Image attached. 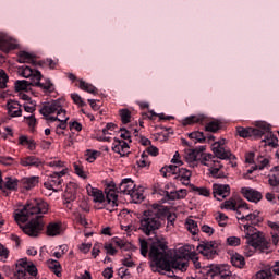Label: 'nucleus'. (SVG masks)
Masks as SVG:
<instances>
[{
  "mask_svg": "<svg viewBox=\"0 0 279 279\" xmlns=\"http://www.w3.org/2000/svg\"><path fill=\"white\" fill-rule=\"evenodd\" d=\"M173 167H182L184 162H182V157H180V153L175 151L173 158L171 159Z\"/></svg>",
  "mask_w": 279,
  "mask_h": 279,
  "instance_id": "57",
  "label": "nucleus"
},
{
  "mask_svg": "<svg viewBox=\"0 0 279 279\" xmlns=\"http://www.w3.org/2000/svg\"><path fill=\"white\" fill-rule=\"evenodd\" d=\"M26 274H29V276H38V268L33 263H29L28 266H26Z\"/></svg>",
  "mask_w": 279,
  "mask_h": 279,
  "instance_id": "60",
  "label": "nucleus"
},
{
  "mask_svg": "<svg viewBox=\"0 0 279 279\" xmlns=\"http://www.w3.org/2000/svg\"><path fill=\"white\" fill-rule=\"evenodd\" d=\"M34 53H29L27 51H20L17 53V62L20 64H34Z\"/></svg>",
  "mask_w": 279,
  "mask_h": 279,
  "instance_id": "26",
  "label": "nucleus"
},
{
  "mask_svg": "<svg viewBox=\"0 0 279 279\" xmlns=\"http://www.w3.org/2000/svg\"><path fill=\"white\" fill-rule=\"evenodd\" d=\"M202 153L197 149H192L185 155V160L190 167H197V162H199V157Z\"/></svg>",
  "mask_w": 279,
  "mask_h": 279,
  "instance_id": "24",
  "label": "nucleus"
},
{
  "mask_svg": "<svg viewBox=\"0 0 279 279\" xmlns=\"http://www.w3.org/2000/svg\"><path fill=\"white\" fill-rule=\"evenodd\" d=\"M186 228L191 234L195 235L197 232H199V227L197 226V222L193 219L186 220Z\"/></svg>",
  "mask_w": 279,
  "mask_h": 279,
  "instance_id": "41",
  "label": "nucleus"
},
{
  "mask_svg": "<svg viewBox=\"0 0 279 279\" xmlns=\"http://www.w3.org/2000/svg\"><path fill=\"white\" fill-rule=\"evenodd\" d=\"M268 227L271 228L270 234L274 245L279 243V222L268 221Z\"/></svg>",
  "mask_w": 279,
  "mask_h": 279,
  "instance_id": "28",
  "label": "nucleus"
},
{
  "mask_svg": "<svg viewBox=\"0 0 279 279\" xmlns=\"http://www.w3.org/2000/svg\"><path fill=\"white\" fill-rule=\"evenodd\" d=\"M198 160L201 165H203L204 167H208V169H210V167L215 166L219 161V159H217V157L210 153L201 154Z\"/></svg>",
  "mask_w": 279,
  "mask_h": 279,
  "instance_id": "23",
  "label": "nucleus"
},
{
  "mask_svg": "<svg viewBox=\"0 0 279 279\" xmlns=\"http://www.w3.org/2000/svg\"><path fill=\"white\" fill-rule=\"evenodd\" d=\"M58 121H60V123L57 125V129L66 130V121H69V117H66V114H61L59 116Z\"/></svg>",
  "mask_w": 279,
  "mask_h": 279,
  "instance_id": "56",
  "label": "nucleus"
},
{
  "mask_svg": "<svg viewBox=\"0 0 279 279\" xmlns=\"http://www.w3.org/2000/svg\"><path fill=\"white\" fill-rule=\"evenodd\" d=\"M173 165L166 166L160 169V173L163 175V178H169V175H173Z\"/></svg>",
  "mask_w": 279,
  "mask_h": 279,
  "instance_id": "50",
  "label": "nucleus"
},
{
  "mask_svg": "<svg viewBox=\"0 0 279 279\" xmlns=\"http://www.w3.org/2000/svg\"><path fill=\"white\" fill-rule=\"evenodd\" d=\"M0 165L3 167H12V165H14V158L10 156H0Z\"/></svg>",
  "mask_w": 279,
  "mask_h": 279,
  "instance_id": "49",
  "label": "nucleus"
},
{
  "mask_svg": "<svg viewBox=\"0 0 279 279\" xmlns=\"http://www.w3.org/2000/svg\"><path fill=\"white\" fill-rule=\"evenodd\" d=\"M221 161H216V163L210 167L208 170H209V173L213 175V178H221V173H219V171L221 170Z\"/></svg>",
  "mask_w": 279,
  "mask_h": 279,
  "instance_id": "43",
  "label": "nucleus"
},
{
  "mask_svg": "<svg viewBox=\"0 0 279 279\" xmlns=\"http://www.w3.org/2000/svg\"><path fill=\"white\" fill-rule=\"evenodd\" d=\"M15 278L17 279H26L27 270L25 267H17L14 274Z\"/></svg>",
  "mask_w": 279,
  "mask_h": 279,
  "instance_id": "53",
  "label": "nucleus"
},
{
  "mask_svg": "<svg viewBox=\"0 0 279 279\" xmlns=\"http://www.w3.org/2000/svg\"><path fill=\"white\" fill-rule=\"evenodd\" d=\"M112 151L119 154L120 156H125L126 154H130V145L123 140L114 138Z\"/></svg>",
  "mask_w": 279,
  "mask_h": 279,
  "instance_id": "17",
  "label": "nucleus"
},
{
  "mask_svg": "<svg viewBox=\"0 0 279 279\" xmlns=\"http://www.w3.org/2000/svg\"><path fill=\"white\" fill-rule=\"evenodd\" d=\"M65 173H68V169L63 168L59 172H52L51 174H49L47 181L44 183L45 189L58 193V191L62 189V183L64 182L62 178H64Z\"/></svg>",
  "mask_w": 279,
  "mask_h": 279,
  "instance_id": "8",
  "label": "nucleus"
},
{
  "mask_svg": "<svg viewBox=\"0 0 279 279\" xmlns=\"http://www.w3.org/2000/svg\"><path fill=\"white\" fill-rule=\"evenodd\" d=\"M24 119L31 128H36V117L34 114L24 116Z\"/></svg>",
  "mask_w": 279,
  "mask_h": 279,
  "instance_id": "61",
  "label": "nucleus"
},
{
  "mask_svg": "<svg viewBox=\"0 0 279 279\" xmlns=\"http://www.w3.org/2000/svg\"><path fill=\"white\" fill-rule=\"evenodd\" d=\"M221 208L225 210H233L235 211L238 208H245V210H250V206L247 203H236V199L229 198L228 201H225L221 205Z\"/></svg>",
  "mask_w": 279,
  "mask_h": 279,
  "instance_id": "20",
  "label": "nucleus"
},
{
  "mask_svg": "<svg viewBox=\"0 0 279 279\" xmlns=\"http://www.w3.org/2000/svg\"><path fill=\"white\" fill-rule=\"evenodd\" d=\"M211 151L217 160H230L232 167H236V156L226 146V138H220L211 144Z\"/></svg>",
  "mask_w": 279,
  "mask_h": 279,
  "instance_id": "7",
  "label": "nucleus"
},
{
  "mask_svg": "<svg viewBox=\"0 0 279 279\" xmlns=\"http://www.w3.org/2000/svg\"><path fill=\"white\" fill-rule=\"evenodd\" d=\"M140 246H141V254L146 258L147 254L149 256V243H147V240H140Z\"/></svg>",
  "mask_w": 279,
  "mask_h": 279,
  "instance_id": "48",
  "label": "nucleus"
},
{
  "mask_svg": "<svg viewBox=\"0 0 279 279\" xmlns=\"http://www.w3.org/2000/svg\"><path fill=\"white\" fill-rule=\"evenodd\" d=\"M12 49H16V45L12 43V38L5 33H0V51L8 53L9 51H12Z\"/></svg>",
  "mask_w": 279,
  "mask_h": 279,
  "instance_id": "18",
  "label": "nucleus"
},
{
  "mask_svg": "<svg viewBox=\"0 0 279 279\" xmlns=\"http://www.w3.org/2000/svg\"><path fill=\"white\" fill-rule=\"evenodd\" d=\"M172 175H174V180H178L181 184H184V186H189L191 184L192 173L189 169L174 166Z\"/></svg>",
  "mask_w": 279,
  "mask_h": 279,
  "instance_id": "11",
  "label": "nucleus"
},
{
  "mask_svg": "<svg viewBox=\"0 0 279 279\" xmlns=\"http://www.w3.org/2000/svg\"><path fill=\"white\" fill-rule=\"evenodd\" d=\"M149 258V265L153 271L156 268L162 269L163 271H170L171 269L186 271L189 269V259L178 255L172 257L165 243L160 240L150 244Z\"/></svg>",
  "mask_w": 279,
  "mask_h": 279,
  "instance_id": "2",
  "label": "nucleus"
},
{
  "mask_svg": "<svg viewBox=\"0 0 279 279\" xmlns=\"http://www.w3.org/2000/svg\"><path fill=\"white\" fill-rule=\"evenodd\" d=\"M236 134L241 138H251V128L236 126Z\"/></svg>",
  "mask_w": 279,
  "mask_h": 279,
  "instance_id": "45",
  "label": "nucleus"
},
{
  "mask_svg": "<svg viewBox=\"0 0 279 279\" xmlns=\"http://www.w3.org/2000/svg\"><path fill=\"white\" fill-rule=\"evenodd\" d=\"M74 170L78 178H82L83 180H86V178H88V175L84 172V168H82L80 165L74 163Z\"/></svg>",
  "mask_w": 279,
  "mask_h": 279,
  "instance_id": "59",
  "label": "nucleus"
},
{
  "mask_svg": "<svg viewBox=\"0 0 279 279\" xmlns=\"http://www.w3.org/2000/svg\"><path fill=\"white\" fill-rule=\"evenodd\" d=\"M38 182H40L39 177H26L21 180L22 189H25V191H32V189H35V186H38Z\"/></svg>",
  "mask_w": 279,
  "mask_h": 279,
  "instance_id": "22",
  "label": "nucleus"
},
{
  "mask_svg": "<svg viewBox=\"0 0 279 279\" xmlns=\"http://www.w3.org/2000/svg\"><path fill=\"white\" fill-rule=\"evenodd\" d=\"M255 125L256 128H251V138H260L270 130L269 124L265 121H257Z\"/></svg>",
  "mask_w": 279,
  "mask_h": 279,
  "instance_id": "16",
  "label": "nucleus"
},
{
  "mask_svg": "<svg viewBox=\"0 0 279 279\" xmlns=\"http://www.w3.org/2000/svg\"><path fill=\"white\" fill-rule=\"evenodd\" d=\"M213 195L218 202L226 199L230 195V185L228 184H214Z\"/></svg>",
  "mask_w": 279,
  "mask_h": 279,
  "instance_id": "13",
  "label": "nucleus"
},
{
  "mask_svg": "<svg viewBox=\"0 0 279 279\" xmlns=\"http://www.w3.org/2000/svg\"><path fill=\"white\" fill-rule=\"evenodd\" d=\"M7 110L9 117L16 118L23 116V109H21V104L16 100H9L7 102Z\"/></svg>",
  "mask_w": 279,
  "mask_h": 279,
  "instance_id": "19",
  "label": "nucleus"
},
{
  "mask_svg": "<svg viewBox=\"0 0 279 279\" xmlns=\"http://www.w3.org/2000/svg\"><path fill=\"white\" fill-rule=\"evenodd\" d=\"M86 191L89 197H93V202L96 204H104L106 210H109V213L117 210V206H119L117 203L119 201V195H117L114 183L109 184L105 189L106 196H104V192L101 190L93 187L90 184L86 186Z\"/></svg>",
  "mask_w": 279,
  "mask_h": 279,
  "instance_id": "4",
  "label": "nucleus"
},
{
  "mask_svg": "<svg viewBox=\"0 0 279 279\" xmlns=\"http://www.w3.org/2000/svg\"><path fill=\"white\" fill-rule=\"evenodd\" d=\"M8 256H10V251L0 243V260H2V263H5V260H8Z\"/></svg>",
  "mask_w": 279,
  "mask_h": 279,
  "instance_id": "55",
  "label": "nucleus"
},
{
  "mask_svg": "<svg viewBox=\"0 0 279 279\" xmlns=\"http://www.w3.org/2000/svg\"><path fill=\"white\" fill-rule=\"evenodd\" d=\"M17 73L21 77L32 80V86L40 88L44 93L56 92V85L51 82V78H44V82H40L43 80V73L36 69H32L29 65H22L19 68Z\"/></svg>",
  "mask_w": 279,
  "mask_h": 279,
  "instance_id": "5",
  "label": "nucleus"
},
{
  "mask_svg": "<svg viewBox=\"0 0 279 279\" xmlns=\"http://www.w3.org/2000/svg\"><path fill=\"white\" fill-rule=\"evenodd\" d=\"M241 193L247 202H252L253 204H258L260 199H263V193L258 192L257 190H254L252 187H242Z\"/></svg>",
  "mask_w": 279,
  "mask_h": 279,
  "instance_id": "12",
  "label": "nucleus"
},
{
  "mask_svg": "<svg viewBox=\"0 0 279 279\" xmlns=\"http://www.w3.org/2000/svg\"><path fill=\"white\" fill-rule=\"evenodd\" d=\"M3 189H8V191H16V189H19V180L12 177H7L4 179Z\"/></svg>",
  "mask_w": 279,
  "mask_h": 279,
  "instance_id": "35",
  "label": "nucleus"
},
{
  "mask_svg": "<svg viewBox=\"0 0 279 279\" xmlns=\"http://www.w3.org/2000/svg\"><path fill=\"white\" fill-rule=\"evenodd\" d=\"M234 277H232V271L230 270H221V268H219L218 270V279H233Z\"/></svg>",
  "mask_w": 279,
  "mask_h": 279,
  "instance_id": "58",
  "label": "nucleus"
},
{
  "mask_svg": "<svg viewBox=\"0 0 279 279\" xmlns=\"http://www.w3.org/2000/svg\"><path fill=\"white\" fill-rule=\"evenodd\" d=\"M216 221L220 228H226V226H228V216H226L223 213H218L216 216Z\"/></svg>",
  "mask_w": 279,
  "mask_h": 279,
  "instance_id": "46",
  "label": "nucleus"
},
{
  "mask_svg": "<svg viewBox=\"0 0 279 279\" xmlns=\"http://www.w3.org/2000/svg\"><path fill=\"white\" fill-rule=\"evenodd\" d=\"M47 213H49V204L40 198H35L22 209H16L13 217L24 234L38 236L45 227L43 215H47Z\"/></svg>",
  "mask_w": 279,
  "mask_h": 279,
  "instance_id": "1",
  "label": "nucleus"
},
{
  "mask_svg": "<svg viewBox=\"0 0 279 279\" xmlns=\"http://www.w3.org/2000/svg\"><path fill=\"white\" fill-rule=\"evenodd\" d=\"M20 165L22 167H43V160L36 156H26L20 159Z\"/></svg>",
  "mask_w": 279,
  "mask_h": 279,
  "instance_id": "21",
  "label": "nucleus"
},
{
  "mask_svg": "<svg viewBox=\"0 0 279 279\" xmlns=\"http://www.w3.org/2000/svg\"><path fill=\"white\" fill-rule=\"evenodd\" d=\"M193 191L196 192L197 195H202L203 197H209L210 196V191L207 187L194 186Z\"/></svg>",
  "mask_w": 279,
  "mask_h": 279,
  "instance_id": "52",
  "label": "nucleus"
},
{
  "mask_svg": "<svg viewBox=\"0 0 279 279\" xmlns=\"http://www.w3.org/2000/svg\"><path fill=\"white\" fill-rule=\"evenodd\" d=\"M241 231L244 233L243 239H246V245L253 247V250H260L265 252L269 250V242L265 239V234L254 226L244 223L241 226Z\"/></svg>",
  "mask_w": 279,
  "mask_h": 279,
  "instance_id": "6",
  "label": "nucleus"
},
{
  "mask_svg": "<svg viewBox=\"0 0 279 279\" xmlns=\"http://www.w3.org/2000/svg\"><path fill=\"white\" fill-rule=\"evenodd\" d=\"M49 269L58 277L60 278L62 276V266L60 265V262L56 259H49L47 262Z\"/></svg>",
  "mask_w": 279,
  "mask_h": 279,
  "instance_id": "30",
  "label": "nucleus"
},
{
  "mask_svg": "<svg viewBox=\"0 0 279 279\" xmlns=\"http://www.w3.org/2000/svg\"><path fill=\"white\" fill-rule=\"evenodd\" d=\"M165 215V207L154 205L151 209L144 210L140 217V230L146 236L157 234L158 229L162 228V216Z\"/></svg>",
  "mask_w": 279,
  "mask_h": 279,
  "instance_id": "3",
  "label": "nucleus"
},
{
  "mask_svg": "<svg viewBox=\"0 0 279 279\" xmlns=\"http://www.w3.org/2000/svg\"><path fill=\"white\" fill-rule=\"evenodd\" d=\"M231 264L233 265V267L242 269V267H245V257H243V255L239 253H235L231 256Z\"/></svg>",
  "mask_w": 279,
  "mask_h": 279,
  "instance_id": "33",
  "label": "nucleus"
},
{
  "mask_svg": "<svg viewBox=\"0 0 279 279\" xmlns=\"http://www.w3.org/2000/svg\"><path fill=\"white\" fill-rule=\"evenodd\" d=\"M133 189H136V184L131 178L123 179L118 187L117 185H114L116 195L117 193H122L123 195H130Z\"/></svg>",
  "mask_w": 279,
  "mask_h": 279,
  "instance_id": "14",
  "label": "nucleus"
},
{
  "mask_svg": "<svg viewBox=\"0 0 279 279\" xmlns=\"http://www.w3.org/2000/svg\"><path fill=\"white\" fill-rule=\"evenodd\" d=\"M197 251L199 252V254L205 256V258L210 260L215 258V256H217V243L215 241L202 242L197 246Z\"/></svg>",
  "mask_w": 279,
  "mask_h": 279,
  "instance_id": "10",
  "label": "nucleus"
},
{
  "mask_svg": "<svg viewBox=\"0 0 279 279\" xmlns=\"http://www.w3.org/2000/svg\"><path fill=\"white\" fill-rule=\"evenodd\" d=\"M240 229L242 226H245V223H248V226H253L254 228L255 226H258L263 221V218H260V211L258 210H255L252 214H246L245 217H240Z\"/></svg>",
  "mask_w": 279,
  "mask_h": 279,
  "instance_id": "15",
  "label": "nucleus"
},
{
  "mask_svg": "<svg viewBox=\"0 0 279 279\" xmlns=\"http://www.w3.org/2000/svg\"><path fill=\"white\" fill-rule=\"evenodd\" d=\"M131 197V202H133V204H141V202H143V199H145V195H143V187H134L131 192V194H129Z\"/></svg>",
  "mask_w": 279,
  "mask_h": 279,
  "instance_id": "27",
  "label": "nucleus"
},
{
  "mask_svg": "<svg viewBox=\"0 0 279 279\" xmlns=\"http://www.w3.org/2000/svg\"><path fill=\"white\" fill-rule=\"evenodd\" d=\"M29 86H32V80L29 81H15V90L20 93L21 90H28Z\"/></svg>",
  "mask_w": 279,
  "mask_h": 279,
  "instance_id": "37",
  "label": "nucleus"
},
{
  "mask_svg": "<svg viewBox=\"0 0 279 279\" xmlns=\"http://www.w3.org/2000/svg\"><path fill=\"white\" fill-rule=\"evenodd\" d=\"M9 80L10 77L8 76V73H5L3 70H0V90L8 88Z\"/></svg>",
  "mask_w": 279,
  "mask_h": 279,
  "instance_id": "47",
  "label": "nucleus"
},
{
  "mask_svg": "<svg viewBox=\"0 0 279 279\" xmlns=\"http://www.w3.org/2000/svg\"><path fill=\"white\" fill-rule=\"evenodd\" d=\"M113 243L120 247V250H124V252L132 250V244L121 238H114Z\"/></svg>",
  "mask_w": 279,
  "mask_h": 279,
  "instance_id": "36",
  "label": "nucleus"
},
{
  "mask_svg": "<svg viewBox=\"0 0 279 279\" xmlns=\"http://www.w3.org/2000/svg\"><path fill=\"white\" fill-rule=\"evenodd\" d=\"M62 232V227L60 223L57 222H50L47 226V235L48 236H58Z\"/></svg>",
  "mask_w": 279,
  "mask_h": 279,
  "instance_id": "29",
  "label": "nucleus"
},
{
  "mask_svg": "<svg viewBox=\"0 0 279 279\" xmlns=\"http://www.w3.org/2000/svg\"><path fill=\"white\" fill-rule=\"evenodd\" d=\"M78 88L85 93H89L90 95H97V87L90 83L85 82L84 80H80Z\"/></svg>",
  "mask_w": 279,
  "mask_h": 279,
  "instance_id": "32",
  "label": "nucleus"
},
{
  "mask_svg": "<svg viewBox=\"0 0 279 279\" xmlns=\"http://www.w3.org/2000/svg\"><path fill=\"white\" fill-rule=\"evenodd\" d=\"M206 132H219V122H209L205 125Z\"/></svg>",
  "mask_w": 279,
  "mask_h": 279,
  "instance_id": "54",
  "label": "nucleus"
},
{
  "mask_svg": "<svg viewBox=\"0 0 279 279\" xmlns=\"http://www.w3.org/2000/svg\"><path fill=\"white\" fill-rule=\"evenodd\" d=\"M258 165L256 166V169H259V171H263V169H265V167H267V165H269V159L265 158V157H260L258 159Z\"/></svg>",
  "mask_w": 279,
  "mask_h": 279,
  "instance_id": "63",
  "label": "nucleus"
},
{
  "mask_svg": "<svg viewBox=\"0 0 279 279\" xmlns=\"http://www.w3.org/2000/svg\"><path fill=\"white\" fill-rule=\"evenodd\" d=\"M119 114L124 125H126V123H130V121H132V112H130L128 109H121L119 111Z\"/></svg>",
  "mask_w": 279,
  "mask_h": 279,
  "instance_id": "42",
  "label": "nucleus"
},
{
  "mask_svg": "<svg viewBox=\"0 0 279 279\" xmlns=\"http://www.w3.org/2000/svg\"><path fill=\"white\" fill-rule=\"evenodd\" d=\"M207 117L204 114L190 116L183 120V125H193L194 123H199L201 125L206 123Z\"/></svg>",
  "mask_w": 279,
  "mask_h": 279,
  "instance_id": "25",
  "label": "nucleus"
},
{
  "mask_svg": "<svg viewBox=\"0 0 279 279\" xmlns=\"http://www.w3.org/2000/svg\"><path fill=\"white\" fill-rule=\"evenodd\" d=\"M195 251H193V246L191 245H184L182 247L179 248L178 251V255L181 258H185V260H189L190 256L194 253Z\"/></svg>",
  "mask_w": 279,
  "mask_h": 279,
  "instance_id": "34",
  "label": "nucleus"
},
{
  "mask_svg": "<svg viewBox=\"0 0 279 279\" xmlns=\"http://www.w3.org/2000/svg\"><path fill=\"white\" fill-rule=\"evenodd\" d=\"M122 265L124 267H134V260H132V255L128 254L123 259H122Z\"/></svg>",
  "mask_w": 279,
  "mask_h": 279,
  "instance_id": "62",
  "label": "nucleus"
},
{
  "mask_svg": "<svg viewBox=\"0 0 279 279\" xmlns=\"http://www.w3.org/2000/svg\"><path fill=\"white\" fill-rule=\"evenodd\" d=\"M255 279H274V274H271V270H269V268L262 269L256 272Z\"/></svg>",
  "mask_w": 279,
  "mask_h": 279,
  "instance_id": "39",
  "label": "nucleus"
},
{
  "mask_svg": "<svg viewBox=\"0 0 279 279\" xmlns=\"http://www.w3.org/2000/svg\"><path fill=\"white\" fill-rule=\"evenodd\" d=\"M263 142L265 143V145H268L269 147H278V137H276V135L271 133V129L268 132H266V136L263 140Z\"/></svg>",
  "mask_w": 279,
  "mask_h": 279,
  "instance_id": "31",
  "label": "nucleus"
},
{
  "mask_svg": "<svg viewBox=\"0 0 279 279\" xmlns=\"http://www.w3.org/2000/svg\"><path fill=\"white\" fill-rule=\"evenodd\" d=\"M136 165L142 169L145 167H149L151 165V161L149 160V156H147V153H142L140 159L136 161Z\"/></svg>",
  "mask_w": 279,
  "mask_h": 279,
  "instance_id": "38",
  "label": "nucleus"
},
{
  "mask_svg": "<svg viewBox=\"0 0 279 279\" xmlns=\"http://www.w3.org/2000/svg\"><path fill=\"white\" fill-rule=\"evenodd\" d=\"M227 243L231 247H239V245H241V238H239V236H229V238H227Z\"/></svg>",
  "mask_w": 279,
  "mask_h": 279,
  "instance_id": "51",
  "label": "nucleus"
},
{
  "mask_svg": "<svg viewBox=\"0 0 279 279\" xmlns=\"http://www.w3.org/2000/svg\"><path fill=\"white\" fill-rule=\"evenodd\" d=\"M43 117H49L50 114H56L58 117H62V114H66V110L62 109V102L60 100H52L41 107L39 110Z\"/></svg>",
  "mask_w": 279,
  "mask_h": 279,
  "instance_id": "9",
  "label": "nucleus"
},
{
  "mask_svg": "<svg viewBox=\"0 0 279 279\" xmlns=\"http://www.w3.org/2000/svg\"><path fill=\"white\" fill-rule=\"evenodd\" d=\"M272 175L269 178L268 180V184H270V186H278L279 184V169H271Z\"/></svg>",
  "mask_w": 279,
  "mask_h": 279,
  "instance_id": "44",
  "label": "nucleus"
},
{
  "mask_svg": "<svg viewBox=\"0 0 279 279\" xmlns=\"http://www.w3.org/2000/svg\"><path fill=\"white\" fill-rule=\"evenodd\" d=\"M189 138L192 141H195L196 143H204L206 141V136L204 135V132L194 131L189 134Z\"/></svg>",
  "mask_w": 279,
  "mask_h": 279,
  "instance_id": "40",
  "label": "nucleus"
},
{
  "mask_svg": "<svg viewBox=\"0 0 279 279\" xmlns=\"http://www.w3.org/2000/svg\"><path fill=\"white\" fill-rule=\"evenodd\" d=\"M144 154H146V156H158L159 150L158 147L149 146L146 148V150H144Z\"/></svg>",
  "mask_w": 279,
  "mask_h": 279,
  "instance_id": "64",
  "label": "nucleus"
}]
</instances>
